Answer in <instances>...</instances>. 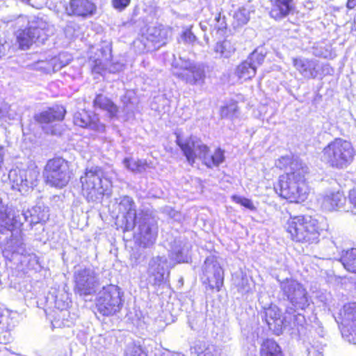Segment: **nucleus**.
Segmentation results:
<instances>
[{"label": "nucleus", "mask_w": 356, "mask_h": 356, "mask_svg": "<svg viewBox=\"0 0 356 356\" xmlns=\"http://www.w3.org/2000/svg\"><path fill=\"white\" fill-rule=\"evenodd\" d=\"M352 202L355 205V207H356V195L353 197Z\"/></svg>", "instance_id": "nucleus-45"}, {"label": "nucleus", "mask_w": 356, "mask_h": 356, "mask_svg": "<svg viewBox=\"0 0 356 356\" xmlns=\"http://www.w3.org/2000/svg\"><path fill=\"white\" fill-rule=\"evenodd\" d=\"M38 63H42L43 65L40 66L39 68L43 70L44 72H48L52 67V64L47 60H40Z\"/></svg>", "instance_id": "nucleus-40"}, {"label": "nucleus", "mask_w": 356, "mask_h": 356, "mask_svg": "<svg viewBox=\"0 0 356 356\" xmlns=\"http://www.w3.org/2000/svg\"><path fill=\"white\" fill-rule=\"evenodd\" d=\"M232 200L235 203L240 204L241 206L250 210V211H256V207L254 205V203L250 199L241 197L236 195H234L232 196Z\"/></svg>", "instance_id": "nucleus-31"}, {"label": "nucleus", "mask_w": 356, "mask_h": 356, "mask_svg": "<svg viewBox=\"0 0 356 356\" xmlns=\"http://www.w3.org/2000/svg\"><path fill=\"white\" fill-rule=\"evenodd\" d=\"M43 180L46 185L56 189L66 187L74 177V169L70 161L60 156L49 159L44 165Z\"/></svg>", "instance_id": "nucleus-5"}, {"label": "nucleus", "mask_w": 356, "mask_h": 356, "mask_svg": "<svg viewBox=\"0 0 356 356\" xmlns=\"http://www.w3.org/2000/svg\"><path fill=\"white\" fill-rule=\"evenodd\" d=\"M74 291L81 296H89L95 291L92 277L86 270H81L75 276Z\"/></svg>", "instance_id": "nucleus-19"}, {"label": "nucleus", "mask_w": 356, "mask_h": 356, "mask_svg": "<svg viewBox=\"0 0 356 356\" xmlns=\"http://www.w3.org/2000/svg\"><path fill=\"white\" fill-rule=\"evenodd\" d=\"M215 20L219 23V25H216L214 28L216 32L221 35L225 33L227 29L225 17L222 16L221 13H218L215 17Z\"/></svg>", "instance_id": "nucleus-34"}, {"label": "nucleus", "mask_w": 356, "mask_h": 356, "mask_svg": "<svg viewBox=\"0 0 356 356\" xmlns=\"http://www.w3.org/2000/svg\"><path fill=\"white\" fill-rule=\"evenodd\" d=\"M322 160L330 168L342 170L354 161L356 152L352 143L342 138H335L322 149Z\"/></svg>", "instance_id": "nucleus-4"}, {"label": "nucleus", "mask_w": 356, "mask_h": 356, "mask_svg": "<svg viewBox=\"0 0 356 356\" xmlns=\"http://www.w3.org/2000/svg\"><path fill=\"white\" fill-rule=\"evenodd\" d=\"M6 43L4 39L0 35V58L6 54Z\"/></svg>", "instance_id": "nucleus-41"}, {"label": "nucleus", "mask_w": 356, "mask_h": 356, "mask_svg": "<svg viewBox=\"0 0 356 356\" xmlns=\"http://www.w3.org/2000/svg\"><path fill=\"white\" fill-rule=\"evenodd\" d=\"M269 16L280 21L292 14L295 10L293 0H270Z\"/></svg>", "instance_id": "nucleus-18"}, {"label": "nucleus", "mask_w": 356, "mask_h": 356, "mask_svg": "<svg viewBox=\"0 0 356 356\" xmlns=\"http://www.w3.org/2000/svg\"><path fill=\"white\" fill-rule=\"evenodd\" d=\"M346 8L348 10H353L356 8V0H347Z\"/></svg>", "instance_id": "nucleus-42"}, {"label": "nucleus", "mask_w": 356, "mask_h": 356, "mask_svg": "<svg viewBox=\"0 0 356 356\" xmlns=\"http://www.w3.org/2000/svg\"><path fill=\"white\" fill-rule=\"evenodd\" d=\"M322 352L318 346L311 345L307 348V356H322Z\"/></svg>", "instance_id": "nucleus-39"}, {"label": "nucleus", "mask_w": 356, "mask_h": 356, "mask_svg": "<svg viewBox=\"0 0 356 356\" xmlns=\"http://www.w3.org/2000/svg\"><path fill=\"white\" fill-rule=\"evenodd\" d=\"M175 143L191 165H194L197 157L209 169L218 167L225 160V151L222 148L218 147L211 153L210 147L206 144L196 145L193 136L184 140L177 136Z\"/></svg>", "instance_id": "nucleus-3"}, {"label": "nucleus", "mask_w": 356, "mask_h": 356, "mask_svg": "<svg viewBox=\"0 0 356 356\" xmlns=\"http://www.w3.org/2000/svg\"><path fill=\"white\" fill-rule=\"evenodd\" d=\"M92 106L95 109L106 112L111 119L117 118L120 111L118 106L111 98L102 93L95 95L92 100Z\"/></svg>", "instance_id": "nucleus-20"}, {"label": "nucleus", "mask_w": 356, "mask_h": 356, "mask_svg": "<svg viewBox=\"0 0 356 356\" xmlns=\"http://www.w3.org/2000/svg\"><path fill=\"white\" fill-rule=\"evenodd\" d=\"M352 30L356 31V15L353 22Z\"/></svg>", "instance_id": "nucleus-43"}, {"label": "nucleus", "mask_w": 356, "mask_h": 356, "mask_svg": "<svg viewBox=\"0 0 356 356\" xmlns=\"http://www.w3.org/2000/svg\"><path fill=\"white\" fill-rule=\"evenodd\" d=\"M151 231H152L151 227L148 226V227H147V234H150V233H151Z\"/></svg>", "instance_id": "nucleus-47"}, {"label": "nucleus", "mask_w": 356, "mask_h": 356, "mask_svg": "<svg viewBox=\"0 0 356 356\" xmlns=\"http://www.w3.org/2000/svg\"><path fill=\"white\" fill-rule=\"evenodd\" d=\"M33 211L34 213H37V212H40V211H41V210H40V207H38V208H33Z\"/></svg>", "instance_id": "nucleus-46"}, {"label": "nucleus", "mask_w": 356, "mask_h": 356, "mask_svg": "<svg viewBox=\"0 0 356 356\" xmlns=\"http://www.w3.org/2000/svg\"><path fill=\"white\" fill-rule=\"evenodd\" d=\"M1 204H2V200H1V198L0 197V207L1 206Z\"/></svg>", "instance_id": "nucleus-49"}, {"label": "nucleus", "mask_w": 356, "mask_h": 356, "mask_svg": "<svg viewBox=\"0 0 356 356\" xmlns=\"http://www.w3.org/2000/svg\"><path fill=\"white\" fill-rule=\"evenodd\" d=\"M131 3V0H112L114 8L121 11L125 9Z\"/></svg>", "instance_id": "nucleus-38"}, {"label": "nucleus", "mask_w": 356, "mask_h": 356, "mask_svg": "<svg viewBox=\"0 0 356 356\" xmlns=\"http://www.w3.org/2000/svg\"><path fill=\"white\" fill-rule=\"evenodd\" d=\"M175 76L191 86L204 84L206 77L204 69L195 65H190L182 68V71L177 73Z\"/></svg>", "instance_id": "nucleus-17"}, {"label": "nucleus", "mask_w": 356, "mask_h": 356, "mask_svg": "<svg viewBox=\"0 0 356 356\" xmlns=\"http://www.w3.org/2000/svg\"><path fill=\"white\" fill-rule=\"evenodd\" d=\"M104 172L102 167L86 168L79 177L80 193L88 201L94 202L105 195L106 187L103 184Z\"/></svg>", "instance_id": "nucleus-8"}, {"label": "nucleus", "mask_w": 356, "mask_h": 356, "mask_svg": "<svg viewBox=\"0 0 356 356\" xmlns=\"http://www.w3.org/2000/svg\"><path fill=\"white\" fill-rule=\"evenodd\" d=\"M21 1L24 3H29L31 1V0H21Z\"/></svg>", "instance_id": "nucleus-48"}, {"label": "nucleus", "mask_w": 356, "mask_h": 356, "mask_svg": "<svg viewBox=\"0 0 356 356\" xmlns=\"http://www.w3.org/2000/svg\"><path fill=\"white\" fill-rule=\"evenodd\" d=\"M238 111V102L234 99L225 102L219 109V115L221 119L234 118Z\"/></svg>", "instance_id": "nucleus-27"}, {"label": "nucleus", "mask_w": 356, "mask_h": 356, "mask_svg": "<svg viewBox=\"0 0 356 356\" xmlns=\"http://www.w3.org/2000/svg\"><path fill=\"white\" fill-rule=\"evenodd\" d=\"M264 56L252 52L246 60L241 62L235 69V74L241 81H247L254 78L257 74V67L262 64Z\"/></svg>", "instance_id": "nucleus-12"}, {"label": "nucleus", "mask_w": 356, "mask_h": 356, "mask_svg": "<svg viewBox=\"0 0 356 356\" xmlns=\"http://www.w3.org/2000/svg\"><path fill=\"white\" fill-rule=\"evenodd\" d=\"M56 134V132L54 131H51V134Z\"/></svg>", "instance_id": "nucleus-50"}, {"label": "nucleus", "mask_w": 356, "mask_h": 356, "mask_svg": "<svg viewBox=\"0 0 356 356\" xmlns=\"http://www.w3.org/2000/svg\"><path fill=\"white\" fill-rule=\"evenodd\" d=\"M74 123L82 128H87L96 132H104L106 126L100 122L98 116L87 110H81L74 117Z\"/></svg>", "instance_id": "nucleus-14"}, {"label": "nucleus", "mask_w": 356, "mask_h": 356, "mask_svg": "<svg viewBox=\"0 0 356 356\" xmlns=\"http://www.w3.org/2000/svg\"><path fill=\"white\" fill-rule=\"evenodd\" d=\"M277 168L284 172L278 177L275 188L279 196L289 203L302 204L308 198L309 187L306 176L307 166L301 161L289 156L277 160Z\"/></svg>", "instance_id": "nucleus-1"}, {"label": "nucleus", "mask_w": 356, "mask_h": 356, "mask_svg": "<svg viewBox=\"0 0 356 356\" xmlns=\"http://www.w3.org/2000/svg\"><path fill=\"white\" fill-rule=\"evenodd\" d=\"M264 321L273 334L280 335L284 328V318L282 312L276 306L270 305L264 309Z\"/></svg>", "instance_id": "nucleus-15"}, {"label": "nucleus", "mask_w": 356, "mask_h": 356, "mask_svg": "<svg viewBox=\"0 0 356 356\" xmlns=\"http://www.w3.org/2000/svg\"><path fill=\"white\" fill-rule=\"evenodd\" d=\"M345 199L344 195L337 191L326 195L324 197L323 204L329 210H334L339 207V205L343 204L342 202L343 200L344 201Z\"/></svg>", "instance_id": "nucleus-29"}, {"label": "nucleus", "mask_w": 356, "mask_h": 356, "mask_svg": "<svg viewBox=\"0 0 356 356\" xmlns=\"http://www.w3.org/2000/svg\"><path fill=\"white\" fill-rule=\"evenodd\" d=\"M340 261L348 271L356 274V248L346 251Z\"/></svg>", "instance_id": "nucleus-28"}, {"label": "nucleus", "mask_w": 356, "mask_h": 356, "mask_svg": "<svg viewBox=\"0 0 356 356\" xmlns=\"http://www.w3.org/2000/svg\"><path fill=\"white\" fill-rule=\"evenodd\" d=\"M193 349L196 356H216V354L211 350L209 346H207L204 343L197 344L194 346Z\"/></svg>", "instance_id": "nucleus-33"}, {"label": "nucleus", "mask_w": 356, "mask_h": 356, "mask_svg": "<svg viewBox=\"0 0 356 356\" xmlns=\"http://www.w3.org/2000/svg\"><path fill=\"white\" fill-rule=\"evenodd\" d=\"M204 272L207 275L203 284L212 291H220L224 285V270L220 264L213 259L207 258L204 261Z\"/></svg>", "instance_id": "nucleus-11"}, {"label": "nucleus", "mask_w": 356, "mask_h": 356, "mask_svg": "<svg viewBox=\"0 0 356 356\" xmlns=\"http://www.w3.org/2000/svg\"><path fill=\"white\" fill-rule=\"evenodd\" d=\"M118 205L120 210L124 213V218L127 221L129 218H131L133 225H135L136 222V209L134 200L127 195L122 196L120 199Z\"/></svg>", "instance_id": "nucleus-24"}, {"label": "nucleus", "mask_w": 356, "mask_h": 356, "mask_svg": "<svg viewBox=\"0 0 356 356\" xmlns=\"http://www.w3.org/2000/svg\"><path fill=\"white\" fill-rule=\"evenodd\" d=\"M49 26L47 22L37 18L15 33V42L20 50L30 49L33 46L44 44L49 37Z\"/></svg>", "instance_id": "nucleus-6"}, {"label": "nucleus", "mask_w": 356, "mask_h": 356, "mask_svg": "<svg viewBox=\"0 0 356 356\" xmlns=\"http://www.w3.org/2000/svg\"><path fill=\"white\" fill-rule=\"evenodd\" d=\"M341 335L350 343H356V302L345 303L336 318Z\"/></svg>", "instance_id": "nucleus-9"}, {"label": "nucleus", "mask_w": 356, "mask_h": 356, "mask_svg": "<svg viewBox=\"0 0 356 356\" xmlns=\"http://www.w3.org/2000/svg\"><path fill=\"white\" fill-rule=\"evenodd\" d=\"M259 356H285V354L278 342L267 338L260 345Z\"/></svg>", "instance_id": "nucleus-21"}, {"label": "nucleus", "mask_w": 356, "mask_h": 356, "mask_svg": "<svg viewBox=\"0 0 356 356\" xmlns=\"http://www.w3.org/2000/svg\"><path fill=\"white\" fill-rule=\"evenodd\" d=\"M124 305V292L120 286L109 284L98 292L95 307L102 316H111L120 312Z\"/></svg>", "instance_id": "nucleus-7"}, {"label": "nucleus", "mask_w": 356, "mask_h": 356, "mask_svg": "<svg viewBox=\"0 0 356 356\" xmlns=\"http://www.w3.org/2000/svg\"><path fill=\"white\" fill-rule=\"evenodd\" d=\"M123 163L128 170L134 172H140L147 166L146 161L135 160L132 158H125Z\"/></svg>", "instance_id": "nucleus-30"}, {"label": "nucleus", "mask_w": 356, "mask_h": 356, "mask_svg": "<svg viewBox=\"0 0 356 356\" xmlns=\"http://www.w3.org/2000/svg\"><path fill=\"white\" fill-rule=\"evenodd\" d=\"M43 220L42 218H38L36 220H32V221L34 222V223H38V222H40V221H42Z\"/></svg>", "instance_id": "nucleus-44"}, {"label": "nucleus", "mask_w": 356, "mask_h": 356, "mask_svg": "<svg viewBox=\"0 0 356 356\" xmlns=\"http://www.w3.org/2000/svg\"><path fill=\"white\" fill-rule=\"evenodd\" d=\"M65 114L66 110L63 105L54 104L46 110L35 114L33 119L39 124H46L63 120Z\"/></svg>", "instance_id": "nucleus-16"}, {"label": "nucleus", "mask_w": 356, "mask_h": 356, "mask_svg": "<svg viewBox=\"0 0 356 356\" xmlns=\"http://www.w3.org/2000/svg\"><path fill=\"white\" fill-rule=\"evenodd\" d=\"M181 38L183 41L186 43L193 44L197 40L196 36L192 32V27H189L186 29L181 33Z\"/></svg>", "instance_id": "nucleus-37"}, {"label": "nucleus", "mask_w": 356, "mask_h": 356, "mask_svg": "<svg viewBox=\"0 0 356 356\" xmlns=\"http://www.w3.org/2000/svg\"><path fill=\"white\" fill-rule=\"evenodd\" d=\"M289 240L305 245L318 244L323 229L319 220L310 214L289 215L284 225Z\"/></svg>", "instance_id": "nucleus-2"}, {"label": "nucleus", "mask_w": 356, "mask_h": 356, "mask_svg": "<svg viewBox=\"0 0 356 356\" xmlns=\"http://www.w3.org/2000/svg\"><path fill=\"white\" fill-rule=\"evenodd\" d=\"M149 276L153 279V285L159 286L164 281V268L161 262V259L157 257L152 259L149 264Z\"/></svg>", "instance_id": "nucleus-25"}, {"label": "nucleus", "mask_w": 356, "mask_h": 356, "mask_svg": "<svg viewBox=\"0 0 356 356\" xmlns=\"http://www.w3.org/2000/svg\"><path fill=\"white\" fill-rule=\"evenodd\" d=\"M124 356H147V354L141 346L134 345L127 349Z\"/></svg>", "instance_id": "nucleus-36"}, {"label": "nucleus", "mask_w": 356, "mask_h": 356, "mask_svg": "<svg viewBox=\"0 0 356 356\" xmlns=\"http://www.w3.org/2000/svg\"><path fill=\"white\" fill-rule=\"evenodd\" d=\"M39 170L36 165L28 166L25 169L19 170L20 177L19 182L17 181V184L21 186H32L35 185L38 181Z\"/></svg>", "instance_id": "nucleus-22"}, {"label": "nucleus", "mask_w": 356, "mask_h": 356, "mask_svg": "<svg viewBox=\"0 0 356 356\" xmlns=\"http://www.w3.org/2000/svg\"><path fill=\"white\" fill-rule=\"evenodd\" d=\"M283 294L291 301L297 300L298 296L302 293V286L295 280L286 279L280 284Z\"/></svg>", "instance_id": "nucleus-23"}, {"label": "nucleus", "mask_w": 356, "mask_h": 356, "mask_svg": "<svg viewBox=\"0 0 356 356\" xmlns=\"http://www.w3.org/2000/svg\"><path fill=\"white\" fill-rule=\"evenodd\" d=\"M172 27H165L162 25L153 27L151 33L146 36L145 48L148 51H155L165 46L171 38Z\"/></svg>", "instance_id": "nucleus-13"}, {"label": "nucleus", "mask_w": 356, "mask_h": 356, "mask_svg": "<svg viewBox=\"0 0 356 356\" xmlns=\"http://www.w3.org/2000/svg\"><path fill=\"white\" fill-rule=\"evenodd\" d=\"M293 64L296 69L301 74H306L309 71L310 61L300 58H293Z\"/></svg>", "instance_id": "nucleus-32"}, {"label": "nucleus", "mask_w": 356, "mask_h": 356, "mask_svg": "<svg viewBox=\"0 0 356 356\" xmlns=\"http://www.w3.org/2000/svg\"><path fill=\"white\" fill-rule=\"evenodd\" d=\"M234 19L237 26L245 24L249 21L248 15L244 9H238L234 15Z\"/></svg>", "instance_id": "nucleus-35"}, {"label": "nucleus", "mask_w": 356, "mask_h": 356, "mask_svg": "<svg viewBox=\"0 0 356 356\" xmlns=\"http://www.w3.org/2000/svg\"><path fill=\"white\" fill-rule=\"evenodd\" d=\"M63 8L67 17L83 19L90 18L97 13V6L92 0H69Z\"/></svg>", "instance_id": "nucleus-10"}, {"label": "nucleus", "mask_w": 356, "mask_h": 356, "mask_svg": "<svg viewBox=\"0 0 356 356\" xmlns=\"http://www.w3.org/2000/svg\"><path fill=\"white\" fill-rule=\"evenodd\" d=\"M213 51L220 57L227 58L235 52L236 48L230 40L225 38L216 43Z\"/></svg>", "instance_id": "nucleus-26"}]
</instances>
